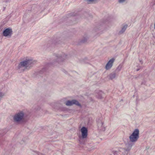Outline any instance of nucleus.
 <instances>
[{
    "instance_id": "obj_7",
    "label": "nucleus",
    "mask_w": 155,
    "mask_h": 155,
    "mask_svg": "<svg viewBox=\"0 0 155 155\" xmlns=\"http://www.w3.org/2000/svg\"><path fill=\"white\" fill-rule=\"evenodd\" d=\"M12 31L11 29L9 28H6L3 32V35L6 37L8 36H11L12 34Z\"/></svg>"
},
{
    "instance_id": "obj_5",
    "label": "nucleus",
    "mask_w": 155,
    "mask_h": 155,
    "mask_svg": "<svg viewBox=\"0 0 155 155\" xmlns=\"http://www.w3.org/2000/svg\"><path fill=\"white\" fill-rule=\"evenodd\" d=\"M74 104H75L79 106H81V104L78 101L75 100H72L71 101H68L65 103V104L67 106H71Z\"/></svg>"
},
{
    "instance_id": "obj_8",
    "label": "nucleus",
    "mask_w": 155,
    "mask_h": 155,
    "mask_svg": "<svg viewBox=\"0 0 155 155\" xmlns=\"http://www.w3.org/2000/svg\"><path fill=\"white\" fill-rule=\"evenodd\" d=\"M82 137L83 138H86L87 135V130L85 127H83L81 129Z\"/></svg>"
},
{
    "instance_id": "obj_3",
    "label": "nucleus",
    "mask_w": 155,
    "mask_h": 155,
    "mask_svg": "<svg viewBox=\"0 0 155 155\" xmlns=\"http://www.w3.org/2000/svg\"><path fill=\"white\" fill-rule=\"evenodd\" d=\"M24 117V113L22 111H21L15 115L13 117V120L15 122L20 123L23 121Z\"/></svg>"
},
{
    "instance_id": "obj_2",
    "label": "nucleus",
    "mask_w": 155,
    "mask_h": 155,
    "mask_svg": "<svg viewBox=\"0 0 155 155\" xmlns=\"http://www.w3.org/2000/svg\"><path fill=\"white\" fill-rule=\"evenodd\" d=\"M35 62L34 60L29 59H26L21 62L18 66L19 72L21 73L26 70H28Z\"/></svg>"
},
{
    "instance_id": "obj_14",
    "label": "nucleus",
    "mask_w": 155,
    "mask_h": 155,
    "mask_svg": "<svg viewBox=\"0 0 155 155\" xmlns=\"http://www.w3.org/2000/svg\"><path fill=\"white\" fill-rule=\"evenodd\" d=\"M121 153H122L121 152L119 151V149L118 151L114 150L112 151V153L114 155H118L119 154H120Z\"/></svg>"
},
{
    "instance_id": "obj_4",
    "label": "nucleus",
    "mask_w": 155,
    "mask_h": 155,
    "mask_svg": "<svg viewBox=\"0 0 155 155\" xmlns=\"http://www.w3.org/2000/svg\"><path fill=\"white\" fill-rule=\"evenodd\" d=\"M97 123L98 130L101 131H104L106 127L104 124V121L102 118H100L97 119Z\"/></svg>"
},
{
    "instance_id": "obj_21",
    "label": "nucleus",
    "mask_w": 155,
    "mask_h": 155,
    "mask_svg": "<svg viewBox=\"0 0 155 155\" xmlns=\"http://www.w3.org/2000/svg\"><path fill=\"white\" fill-rule=\"evenodd\" d=\"M117 70H117H116V71H115V72H116V71Z\"/></svg>"
},
{
    "instance_id": "obj_9",
    "label": "nucleus",
    "mask_w": 155,
    "mask_h": 155,
    "mask_svg": "<svg viewBox=\"0 0 155 155\" xmlns=\"http://www.w3.org/2000/svg\"><path fill=\"white\" fill-rule=\"evenodd\" d=\"M56 57L58 61L60 62L65 59L66 55L63 54L62 55H58Z\"/></svg>"
},
{
    "instance_id": "obj_11",
    "label": "nucleus",
    "mask_w": 155,
    "mask_h": 155,
    "mask_svg": "<svg viewBox=\"0 0 155 155\" xmlns=\"http://www.w3.org/2000/svg\"><path fill=\"white\" fill-rule=\"evenodd\" d=\"M118 76V74L115 72H113L110 74L108 76L109 78L112 80L115 78L116 77Z\"/></svg>"
},
{
    "instance_id": "obj_12",
    "label": "nucleus",
    "mask_w": 155,
    "mask_h": 155,
    "mask_svg": "<svg viewBox=\"0 0 155 155\" xmlns=\"http://www.w3.org/2000/svg\"><path fill=\"white\" fill-rule=\"evenodd\" d=\"M56 61H54L52 62H51V63L49 64V65H53V66H57L58 64L59 63V62L58 61L57 59V58H56Z\"/></svg>"
},
{
    "instance_id": "obj_18",
    "label": "nucleus",
    "mask_w": 155,
    "mask_h": 155,
    "mask_svg": "<svg viewBox=\"0 0 155 155\" xmlns=\"http://www.w3.org/2000/svg\"><path fill=\"white\" fill-rule=\"evenodd\" d=\"M43 111V110H39V111H40V112H41V111ZM43 112H42V113H43Z\"/></svg>"
},
{
    "instance_id": "obj_17",
    "label": "nucleus",
    "mask_w": 155,
    "mask_h": 155,
    "mask_svg": "<svg viewBox=\"0 0 155 155\" xmlns=\"http://www.w3.org/2000/svg\"><path fill=\"white\" fill-rule=\"evenodd\" d=\"M126 0H119L118 2L120 3H122L124 2Z\"/></svg>"
},
{
    "instance_id": "obj_13",
    "label": "nucleus",
    "mask_w": 155,
    "mask_h": 155,
    "mask_svg": "<svg viewBox=\"0 0 155 155\" xmlns=\"http://www.w3.org/2000/svg\"><path fill=\"white\" fill-rule=\"evenodd\" d=\"M127 27V25H125L123 26V27L122 28L121 30L120 31L119 33L120 34H121L124 33L126 30Z\"/></svg>"
},
{
    "instance_id": "obj_15",
    "label": "nucleus",
    "mask_w": 155,
    "mask_h": 155,
    "mask_svg": "<svg viewBox=\"0 0 155 155\" xmlns=\"http://www.w3.org/2000/svg\"><path fill=\"white\" fill-rule=\"evenodd\" d=\"M87 37H84L80 41V42L81 43H84L87 42Z\"/></svg>"
},
{
    "instance_id": "obj_6",
    "label": "nucleus",
    "mask_w": 155,
    "mask_h": 155,
    "mask_svg": "<svg viewBox=\"0 0 155 155\" xmlns=\"http://www.w3.org/2000/svg\"><path fill=\"white\" fill-rule=\"evenodd\" d=\"M114 61L115 59L114 58H112L108 61L105 66V68L106 70H109L111 68Z\"/></svg>"
},
{
    "instance_id": "obj_1",
    "label": "nucleus",
    "mask_w": 155,
    "mask_h": 155,
    "mask_svg": "<svg viewBox=\"0 0 155 155\" xmlns=\"http://www.w3.org/2000/svg\"><path fill=\"white\" fill-rule=\"evenodd\" d=\"M139 131L137 129L134 130L132 133L129 137V141L125 143L124 148H119V151L122 152L123 155H127L131 149L139 138Z\"/></svg>"
},
{
    "instance_id": "obj_16",
    "label": "nucleus",
    "mask_w": 155,
    "mask_h": 155,
    "mask_svg": "<svg viewBox=\"0 0 155 155\" xmlns=\"http://www.w3.org/2000/svg\"><path fill=\"white\" fill-rule=\"evenodd\" d=\"M96 0H87V1L88 4H90L94 3Z\"/></svg>"
},
{
    "instance_id": "obj_20",
    "label": "nucleus",
    "mask_w": 155,
    "mask_h": 155,
    "mask_svg": "<svg viewBox=\"0 0 155 155\" xmlns=\"http://www.w3.org/2000/svg\"><path fill=\"white\" fill-rule=\"evenodd\" d=\"M120 67V66H118L117 68H118Z\"/></svg>"
},
{
    "instance_id": "obj_10",
    "label": "nucleus",
    "mask_w": 155,
    "mask_h": 155,
    "mask_svg": "<svg viewBox=\"0 0 155 155\" xmlns=\"http://www.w3.org/2000/svg\"><path fill=\"white\" fill-rule=\"evenodd\" d=\"M96 97L100 99L102 98L103 94H104L103 92L101 91L96 90Z\"/></svg>"
},
{
    "instance_id": "obj_19",
    "label": "nucleus",
    "mask_w": 155,
    "mask_h": 155,
    "mask_svg": "<svg viewBox=\"0 0 155 155\" xmlns=\"http://www.w3.org/2000/svg\"><path fill=\"white\" fill-rule=\"evenodd\" d=\"M139 70V69H137V71H138Z\"/></svg>"
}]
</instances>
